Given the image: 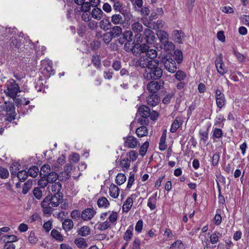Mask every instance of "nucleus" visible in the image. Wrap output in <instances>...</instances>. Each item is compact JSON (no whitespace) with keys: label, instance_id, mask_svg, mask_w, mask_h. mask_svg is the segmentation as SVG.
<instances>
[{"label":"nucleus","instance_id":"774afa93","mask_svg":"<svg viewBox=\"0 0 249 249\" xmlns=\"http://www.w3.org/2000/svg\"><path fill=\"white\" fill-rule=\"evenodd\" d=\"M38 185L40 186V187L44 188L46 187L48 183V180L47 178L44 177H42L41 178L38 182Z\"/></svg>","mask_w":249,"mask_h":249},{"label":"nucleus","instance_id":"f3484780","mask_svg":"<svg viewBox=\"0 0 249 249\" xmlns=\"http://www.w3.org/2000/svg\"><path fill=\"white\" fill-rule=\"evenodd\" d=\"M143 34L147 44H152L155 38L154 32L149 29H146Z\"/></svg>","mask_w":249,"mask_h":249},{"label":"nucleus","instance_id":"393cba45","mask_svg":"<svg viewBox=\"0 0 249 249\" xmlns=\"http://www.w3.org/2000/svg\"><path fill=\"white\" fill-rule=\"evenodd\" d=\"M91 16L94 19L100 20L103 18V12L100 8L95 7L92 10Z\"/></svg>","mask_w":249,"mask_h":249},{"label":"nucleus","instance_id":"f257e3e1","mask_svg":"<svg viewBox=\"0 0 249 249\" xmlns=\"http://www.w3.org/2000/svg\"><path fill=\"white\" fill-rule=\"evenodd\" d=\"M157 52L155 49H150L145 54L142 55L138 60L139 65L142 68H151V67L156 66L158 60L156 59L157 56Z\"/></svg>","mask_w":249,"mask_h":249},{"label":"nucleus","instance_id":"7ed1b4c3","mask_svg":"<svg viewBox=\"0 0 249 249\" xmlns=\"http://www.w3.org/2000/svg\"><path fill=\"white\" fill-rule=\"evenodd\" d=\"M19 92V87L14 80L10 79L5 84L4 92L7 96L15 98Z\"/></svg>","mask_w":249,"mask_h":249},{"label":"nucleus","instance_id":"f8f14e48","mask_svg":"<svg viewBox=\"0 0 249 249\" xmlns=\"http://www.w3.org/2000/svg\"><path fill=\"white\" fill-rule=\"evenodd\" d=\"M61 198L62 196L60 194H54L52 196H47L44 199H48V203L52 207H56L59 204Z\"/></svg>","mask_w":249,"mask_h":249},{"label":"nucleus","instance_id":"72a5a7b5","mask_svg":"<svg viewBox=\"0 0 249 249\" xmlns=\"http://www.w3.org/2000/svg\"><path fill=\"white\" fill-rule=\"evenodd\" d=\"M77 233L82 236H87L90 233V229L89 226H83L77 231Z\"/></svg>","mask_w":249,"mask_h":249},{"label":"nucleus","instance_id":"7c9ffc66","mask_svg":"<svg viewBox=\"0 0 249 249\" xmlns=\"http://www.w3.org/2000/svg\"><path fill=\"white\" fill-rule=\"evenodd\" d=\"M111 22L115 25L123 24V17L119 14L113 15L111 18Z\"/></svg>","mask_w":249,"mask_h":249},{"label":"nucleus","instance_id":"4c0bfd02","mask_svg":"<svg viewBox=\"0 0 249 249\" xmlns=\"http://www.w3.org/2000/svg\"><path fill=\"white\" fill-rule=\"evenodd\" d=\"M133 228L130 226L128 227L124 234V239L126 241H130L133 236Z\"/></svg>","mask_w":249,"mask_h":249},{"label":"nucleus","instance_id":"4d7b16f0","mask_svg":"<svg viewBox=\"0 0 249 249\" xmlns=\"http://www.w3.org/2000/svg\"><path fill=\"white\" fill-rule=\"evenodd\" d=\"M175 77L178 81H183L186 77V75L182 71H178L175 74Z\"/></svg>","mask_w":249,"mask_h":249},{"label":"nucleus","instance_id":"a18cd8bd","mask_svg":"<svg viewBox=\"0 0 249 249\" xmlns=\"http://www.w3.org/2000/svg\"><path fill=\"white\" fill-rule=\"evenodd\" d=\"M111 224L108 220L98 223V229L100 231H105L111 227Z\"/></svg>","mask_w":249,"mask_h":249},{"label":"nucleus","instance_id":"09e8293b","mask_svg":"<svg viewBox=\"0 0 249 249\" xmlns=\"http://www.w3.org/2000/svg\"><path fill=\"white\" fill-rule=\"evenodd\" d=\"M28 242L32 245L36 244L38 239L37 237L36 236L34 231H31L28 239Z\"/></svg>","mask_w":249,"mask_h":249},{"label":"nucleus","instance_id":"4468645a","mask_svg":"<svg viewBox=\"0 0 249 249\" xmlns=\"http://www.w3.org/2000/svg\"><path fill=\"white\" fill-rule=\"evenodd\" d=\"M96 213L93 208L86 209L81 213V218L84 221L89 220L93 217Z\"/></svg>","mask_w":249,"mask_h":249},{"label":"nucleus","instance_id":"052dcab7","mask_svg":"<svg viewBox=\"0 0 249 249\" xmlns=\"http://www.w3.org/2000/svg\"><path fill=\"white\" fill-rule=\"evenodd\" d=\"M71 217L75 220H78L81 217V213L79 210H73L71 213Z\"/></svg>","mask_w":249,"mask_h":249},{"label":"nucleus","instance_id":"2eb2a0df","mask_svg":"<svg viewBox=\"0 0 249 249\" xmlns=\"http://www.w3.org/2000/svg\"><path fill=\"white\" fill-rule=\"evenodd\" d=\"M132 31L130 30L125 31L123 34L122 37L120 38L119 41V43H120L122 44H123L125 42H127L128 43V44L130 45V43L131 42L132 40Z\"/></svg>","mask_w":249,"mask_h":249},{"label":"nucleus","instance_id":"c9c22d12","mask_svg":"<svg viewBox=\"0 0 249 249\" xmlns=\"http://www.w3.org/2000/svg\"><path fill=\"white\" fill-rule=\"evenodd\" d=\"M49 183L55 182L59 178L58 175L54 172L52 171L50 174L45 177Z\"/></svg>","mask_w":249,"mask_h":249},{"label":"nucleus","instance_id":"b1692460","mask_svg":"<svg viewBox=\"0 0 249 249\" xmlns=\"http://www.w3.org/2000/svg\"><path fill=\"white\" fill-rule=\"evenodd\" d=\"M97 204L100 208H107L110 205L109 202L107 199L103 196L100 197L98 199Z\"/></svg>","mask_w":249,"mask_h":249},{"label":"nucleus","instance_id":"8fccbe9b","mask_svg":"<svg viewBox=\"0 0 249 249\" xmlns=\"http://www.w3.org/2000/svg\"><path fill=\"white\" fill-rule=\"evenodd\" d=\"M28 177L27 172L25 170H21L17 174V177L20 181H24Z\"/></svg>","mask_w":249,"mask_h":249},{"label":"nucleus","instance_id":"6e6552de","mask_svg":"<svg viewBox=\"0 0 249 249\" xmlns=\"http://www.w3.org/2000/svg\"><path fill=\"white\" fill-rule=\"evenodd\" d=\"M124 146L128 148H135L139 146L140 142L138 140L133 136L128 135L124 138Z\"/></svg>","mask_w":249,"mask_h":249},{"label":"nucleus","instance_id":"dca6fc26","mask_svg":"<svg viewBox=\"0 0 249 249\" xmlns=\"http://www.w3.org/2000/svg\"><path fill=\"white\" fill-rule=\"evenodd\" d=\"M173 39L177 43L181 44L185 36L184 33L181 30H175L172 33Z\"/></svg>","mask_w":249,"mask_h":249},{"label":"nucleus","instance_id":"412c9836","mask_svg":"<svg viewBox=\"0 0 249 249\" xmlns=\"http://www.w3.org/2000/svg\"><path fill=\"white\" fill-rule=\"evenodd\" d=\"M199 135L200 137V143L204 145H207V142L208 139V131L206 130H200Z\"/></svg>","mask_w":249,"mask_h":249},{"label":"nucleus","instance_id":"2f4dec72","mask_svg":"<svg viewBox=\"0 0 249 249\" xmlns=\"http://www.w3.org/2000/svg\"><path fill=\"white\" fill-rule=\"evenodd\" d=\"M74 243L81 249H85L88 247V244L86 240L82 237L78 238L75 239Z\"/></svg>","mask_w":249,"mask_h":249},{"label":"nucleus","instance_id":"864d4df0","mask_svg":"<svg viewBox=\"0 0 249 249\" xmlns=\"http://www.w3.org/2000/svg\"><path fill=\"white\" fill-rule=\"evenodd\" d=\"M33 184V180H29L25 183H24V185L23 186L22 189V193L24 194H26L27 193V192L29 191L31 187H32V185Z\"/></svg>","mask_w":249,"mask_h":249},{"label":"nucleus","instance_id":"79ce46f5","mask_svg":"<svg viewBox=\"0 0 249 249\" xmlns=\"http://www.w3.org/2000/svg\"><path fill=\"white\" fill-rule=\"evenodd\" d=\"M222 234L219 232L215 231L210 236V241L211 243L214 244L218 241L219 238L221 237Z\"/></svg>","mask_w":249,"mask_h":249},{"label":"nucleus","instance_id":"37998d69","mask_svg":"<svg viewBox=\"0 0 249 249\" xmlns=\"http://www.w3.org/2000/svg\"><path fill=\"white\" fill-rule=\"evenodd\" d=\"M51 167L49 164H44L41 168L40 175L46 177V175L51 173Z\"/></svg>","mask_w":249,"mask_h":249},{"label":"nucleus","instance_id":"a878e982","mask_svg":"<svg viewBox=\"0 0 249 249\" xmlns=\"http://www.w3.org/2000/svg\"><path fill=\"white\" fill-rule=\"evenodd\" d=\"M136 133L138 137H143L148 135V130L145 126L142 125L138 127L136 129Z\"/></svg>","mask_w":249,"mask_h":249},{"label":"nucleus","instance_id":"c85d7f7f","mask_svg":"<svg viewBox=\"0 0 249 249\" xmlns=\"http://www.w3.org/2000/svg\"><path fill=\"white\" fill-rule=\"evenodd\" d=\"M133 204V200L132 197H128L124 201L123 206V211L124 212H128L131 208Z\"/></svg>","mask_w":249,"mask_h":249},{"label":"nucleus","instance_id":"9d476101","mask_svg":"<svg viewBox=\"0 0 249 249\" xmlns=\"http://www.w3.org/2000/svg\"><path fill=\"white\" fill-rule=\"evenodd\" d=\"M215 98L216 105L219 108H221L225 106L226 104L225 95L218 89L215 90Z\"/></svg>","mask_w":249,"mask_h":249},{"label":"nucleus","instance_id":"603ef678","mask_svg":"<svg viewBox=\"0 0 249 249\" xmlns=\"http://www.w3.org/2000/svg\"><path fill=\"white\" fill-rule=\"evenodd\" d=\"M138 153L134 150H131L127 153L126 157H128L130 161H134L138 158Z\"/></svg>","mask_w":249,"mask_h":249},{"label":"nucleus","instance_id":"f03ea898","mask_svg":"<svg viewBox=\"0 0 249 249\" xmlns=\"http://www.w3.org/2000/svg\"><path fill=\"white\" fill-rule=\"evenodd\" d=\"M156 66L151 67L149 68L148 71H146L143 73V77L146 80H158L159 79L162 75V70L159 67V61L156 63Z\"/></svg>","mask_w":249,"mask_h":249},{"label":"nucleus","instance_id":"e2e57ef3","mask_svg":"<svg viewBox=\"0 0 249 249\" xmlns=\"http://www.w3.org/2000/svg\"><path fill=\"white\" fill-rule=\"evenodd\" d=\"M65 161V157L63 155H61L58 158L56 161L53 163V166L55 168H58L60 165L64 163Z\"/></svg>","mask_w":249,"mask_h":249},{"label":"nucleus","instance_id":"0eeeda50","mask_svg":"<svg viewBox=\"0 0 249 249\" xmlns=\"http://www.w3.org/2000/svg\"><path fill=\"white\" fill-rule=\"evenodd\" d=\"M138 42V41H137V42L132 46L130 49L131 52H132L133 54H137L141 53H145V54L150 50L148 45V44H140Z\"/></svg>","mask_w":249,"mask_h":249},{"label":"nucleus","instance_id":"0e129e2a","mask_svg":"<svg viewBox=\"0 0 249 249\" xmlns=\"http://www.w3.org/2000/svg\"><path fill=\"white\" fill-rule=\"evenodd\" d=\"M59 177L61 180L66 181L71 177V174L69 171H63L60 173Z\"/></svg>","mask_w":249,"mask_h":249},{"label":"nucleus","instance_id":"6ab92c4d","mask_svg":"<svg viewBox=\"0 0 249 249\" xmlns=\"http://www.w3.org/2000/svg\"><path fill=\"white\" fill-rule=\"evenodd\" d=\"M156 35L161 44L165 42L166 41L169 39V35L165 31L161 30H157Z\"/></svg>","mask_w":249,"mask_h":249},{"label":"nucleus","instance_id":"ddd939ff","mask_svg":"<svg viewBox=\"0 0 249 249\" xmlns=\"http://www.w3.org/2000/svg\"><path fill=\"white\" fill-rule=\"evenodd\" d=\"M166 70L170 72H175L177 70L176 62L172 58H167L164 62Z\"/></svg>","mask_w":249,"mask_h":249},{"label":"nucleus","instance_id":"a19ab883","mask_svg":"<svg viewBox=\"0 0 249 249\" xmlns=\"http://www.w3.org/2000/svg\"><path fill=\"white\" fill-rule=\"evenodd\" d=\"M130 161L128 157H126L120 161V166L125 169H128L130 166Z\"/></svg>","mask_w":249,"mask_h":249},{"label":"nucleus","instance_id":"aec40b11","mask_svg":"<svg viewBox=\"0 0 249 249\" xmlns=\"http://www.w3.org/2000/svg\"><path fill=\"white\" fill-rule=\"evenodd\" d=\"M138 112L140 116L144 118H147L150 114V109L146 106L140 107L138 109Z\"/></svg>","mask_w":249,"mask_h":249},{"label":"nucleus","instance_id":"473e14b6","mask_svg":"<svg viewBox=\"0 0 249 249\" xmlns=\"http://www.w3.org/2000/svg\"><path fill=\"white\" fill-rule=\"evenodd\" d=\"M99 25L101 29L104 31L109 30L111 28V23L109 20L107 18H104L99 22Z\"/></svg>","mask_w":249,"mask_h":249},{"label":"nucleus","instance_id":"e433bc0d","mask_svg":"<svg viewBox=\"0 0 249 249\" xmlns=\"http://www.w3.org/2000/svg\"><path fill=\"white\" fill-rule=\"evenodd\" d=\"M61 188L62 185L59 181L52 183L51 186V191L55 193V194H60L59 192Z\"/></svg>","mask_w":249,"mask_h":249},{"label":"nucleus","instance_id":"58836bf2","mask_svg":"<svg viewBox=\"0 0 249 249\" xmlns=\"http://www.w3.org/2000/svg\"><path fill=\"white\" fill-rule=\"evenodd\" d=\"M109 32L113 37H116L122 34V29L120 26H116L112 28V30Z\"/></svg>","mask_w":249,"mask_h":249},{"label":"nucleus","instance_id":"1a4fd4ad","mask_svg":"<svg viewBox=\"0 0 249 249\" xmlns=\"http://www.w3.org/2000/svg\"><path fill=\"white\" fill-rule=\"evenodd\" d=\"M215 67L218 72L221 75H224L228 72L222 59V55L220 54L215 61Z\"/></svg>","mask_w":249,"mask_h":249},{"label":"nucleus","instance_id":"4be33fe9","mask_svg":"<svg viewBox=\"0 0 249 249\" xmlns=\"http://www.w3.org/2000/svg\"><path fill=\"white\" fill-rule=\"evenodd\" d=\"M182 120L179 117H177L172 124L170 132L174 133L182 125Z\"/></svg>","mask_w":249,"mask_h":249},{"label":"nucleus","instance_id":"3c124183","mask_svg":"<svg viewBox=\"0 0 249 249\" xmlns=\"http://www.w3.org/2000/svg\"><path fill=\"white\" fill-rule=\"evenodd\" d=\"M149 142L147 141H146L144 142V143L141 146L140 150H139V154L142 156H144L147 151V149L149 146Z\"/></svg>","mask_w":249,"mask_h":249},{"label":"nucleus","instance_id":"6e6d98bb","mask_svg":"<svg viewBox=\"0 0 249 249\" xmlns=\"http://www.w3.org/2000/svg\"><path fill=\"white\" fill-rule=\"evenodd\" d=\"M164 49L166 51H171L173 50L175 48L174 44L171 41H169V40H167L165 42H163L162 43Z\"/></svg>","mask_w":249,"mask_h":249},{"label":"nucleus","instance_id":"39448f33","mask_svg":"<svg viewBox=\"0 0 249 249\" xmlns=\"http://www.w3.org/2000/svg\"><path fill=\"white\" fill-rule=\"evenodd\" d=\"M131 29L132 33H137L135 35V37L137 41H140V42L142 41V34H140L143 31L142 25L138 19H132L131 21Z\"/></svg>","mask_w":249,"mask_h":249},{"label":"nucleus","instance_id":"f704fd0d","mask_svg":"<svg viewBox=\"0 0 249 249\" xmlns=\"http://www.w3.org/2000/svg\"><path fill=\"white\" fill-rule=\"evenodd\" d=\"M63 229L66 231H69L71 230L73 227V222L70 219H66L62 223Z\"/></svg>","mask_w":249,"mask_h":249},{"label":"nucleus","instance_id":"49530a36","mask_svg":"<svg viewBox=\"0 0 249 249\" xmlns=\"http://www.w3.org/2000/svg\"><path fill=\"white\" fill-rule=\"evenodd\" d=\"M126 177L122 173H119L117 175L116 178V183L119 185H121L123 184L126 180Z\"/></svg>","mask_w":249,"mask_h":249},{"label":"nucleus","instance_id":"a211bd4d","mask_svg":"<svg viewBox=\"0 0 249 249\" xmlns=\"http://www.w3.org/2000/svg\"><path fill=\"white\" fill-rule=\"evenodd\" d=\"M160 99L157 94H151L147 98L148 105L152 107L157 106L160 102Z\"/></svg>","mask_w":249,"mask_h":249},{"label":"nucleus","instance_id":"338daca9","mask_svg":"<svg viewBox=\"0 0 249 249\" xmlns=\"http://www.w3.org/2000/svg\"><path fill=\"white\" fill-rule=\"evenodd\" d=\"M113 37L111 35L110 32L105 34L103 36V40L106 44H108L112 39Z\"/></svg>","mask_w":249,"mask_h":249},{"label":"nucleus","instance_id":"c756f323","mask_svg":"<svg viewBox=\"0 0 249 249\" xmlns=\"http://www.w3.org/2000/svg\"><path fill=\"white\" fill-rule=\"evenodd\" d=\"M90 6L89 2H85L81 5L80 7L75 8L74 11L76 13L88 12L90 9Z\"/></svg>","mask_w":249,"mask_h":249},{"label":"nucleus","instance_id":"cd10ccee","mask_svg":"<svg viewBox=\"0 0 249 249\" xmlns=\"http://www.w3.org/2000/svg\"><path fill=\"white\" fill-rule=\"evenodd\" d=\"M43 212L45 214H50L52 212V207L48 203L47 199H44L41 202Z\"/></svg>","mask_w":249,"mask_h":249},{"label":"nucleus","instance_id":"ea45409f","mask_svg":"<svg viewBox=\"0 0 249 249\" xmlns=\"http://www.w3.org/2000/svg\"><path fill=\"white\" fill-rule=\"evenodd\" d=\"M165 22L164 21L159 20L156 22H154L152 23L151 26L148 27L152 28L154 30H159L160 29L162 28Z\"/></svg>","mask_w":249,"mask_h":249},{"label":"nucleus","instance_id":"9b49d317","mask_svg":"<svg viewBox=\"0 0 249 249\" xmlns=\"http://www.w3.org/2000/svg\"><path fill=\"white\" fill-rule=\"evenodd\" d=\"M162 87V86L160 83L156 81H151L147 84L146 86L147 90L152 94H157V92Z\"/></svg>","mask_w":249,"mask_h":249},{"label":"nucleus","instance_id":"c03bdc74","mask_svg":"<svg viewBox=\"0 0 249 249\" xmlns=\"http://www.w3.org/2000/svg\"><path fill=\"white\" fill-rule=\"evenodd\" d=\"M38 172V168L36 166H34L28 170L27 173L28 176H30L33 178H35L37 176Z\"/></svg>","mask_w":249,"mask_h":249},{"label":"nucleus","instance_id":"69168bd1","mask_svg":"<svg viewBox=\"0 0 249 249\" xmlns=\"http://www.w3.org/2000/svg\"><path fill=\"white\" fill-rule=\"evenodd\" d=\"M223 135L222 130L220 128H215L213 129V137L216 138H220Z\"/></svg>","mask_w":249,"mask_h":249},{"label":"nucleus","instance_id":"5fc2aeb1","mask_svg":"<svg viewBox=\"0 0 249 249\" xmlns=\"http://www.w3.org/2000/svg\"><path fill=\"white\" fill-rule=\"evenodd\" d=\"M171 248L174 249L176 248L184 249L185 247L181 240H178L171 245Z\"/></svg>","mask_w":249,"mask_h":249},{"label":"nucleus","instance_id":"bb28decb","mask_svg":"<svg viewBox=\"0 0 249 249\" xmlns=\"http://www.w3.org/2000/svg\"><path fill=\"white\" fill-rule=\"evenodd\" d=\"M109 193L112 197L116 198L119 196L120 189L116 185L111 184L109 187Z\"/></svg>","mask_w":249,"mask_h":249},{"label":"nucleus","instance_id":"13d9d810","mask_svg":"<svg viewBox=\"0 0 249 249\" xmlns=\"http://www.w3.org/2000/svg\"><path fill=\"white\" fill-rule=\"evenodd\" d=\"M175 59L178 63H180L182 60V53L180 50H176L174 52Z\"/></svg>","mask_w":249,"mask_h":249},{"label":"nucleus","instance_id":"5701e85b","mask_svg":"<svg viewBox=\"0 0 249 249\" xmlns=\"http://www.w3.org/2000/svg\"><path fill=\"white\" fill-rule=\"evenodd\" d=\"M157 193H156L153 195L149 197L148 199L147 206L151 211L154 210L156 207V204L157 202Z\"/></svg>","mask_w":249,"mask_h":249},{"label":"nucleus","instance_id":"20e7f679","mask_svg":"<svg viewBox=\"0 0 249 249\" xmlns=\"http://www.w3.org/2000/svg\"><path fill=\"white\" fill-rule=\"evenodd\" d=\"M2 108L6 112L5 120L11 122L15 119L16 112L15 106L13 103L6 101L1 106Z\"/></svg>","mask_w":249,"mask_h":249},{"label":"nucleus","instance_id":"bf43d9fd","mask_svg":"<svg viewBox=\"0 0 249 249\" xmlns=\"http://www.w3.org/2000/svg\"><path fill=\"white\" fill-rule=\"evenodd\" d=\"M118 218V213L116 212H112L108 217L109 221L108 222L110 223L114 224L117 220Z\"/></svg>","mask_w":249,"mask_h":249},{"label":"nucleus","instance_id":"423d86ee","mask_svg":"<svg viewBox=\"0 0 249 249\" xmlns=\"http://www.w3.org/2000/svg\"><path fill=\"white\" fill-rule=\"evenodd\" d=\"M113 8L115 12L122 14L126 19H130L132 16L129 11L124 9L122 3L118 0L113 1Z\"/></svg>","mask_w":249,"mask_h":249},{"label":"nucleus","instance_id":"de8ad7c7","mask_svg":"<svg viewBox=\"0 0 249 249\" xmlns=\"http://www.w3.org/2000/svg\"><path fill=\"white\" fill-rule=\"evenodd\" d=\"M51 235L56 240L59 241H62L63 240V237L61 234V233L56 230H53L51 231Z\"/></svg>","mask_w":249,"mask_h":249},{"label":"nucleus","instance_id":"680f3d73","mask_svg":"<svg viewBox=\"0 0 249 249\" xmlns=\"http://www.w3.org/2000/svg\"><path fill=\"white\" fill-rule=\"evenodd\" d=\"M9 172L7 169L0 167V178L3 179L7 178L9 177Z\"/></svg>","mask_w":249,"mask_h":249}]
</instances>
